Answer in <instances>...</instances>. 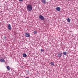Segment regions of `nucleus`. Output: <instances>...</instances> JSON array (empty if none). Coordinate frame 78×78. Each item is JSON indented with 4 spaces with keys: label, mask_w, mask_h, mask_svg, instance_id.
Returning a JSON list of instances; mask_svg holds the SVG:
<instances>
[{
    "label": "nucleus",
    "mask_w": 78,
    "mask_h": 78,
    "mask_svg": "<svg viewBox=\"0 0 78 78\" xmlns=\"http://www.w3.org/2000/svg\"><path fill=\"white\" fill-rule=\"evenodd\" d=\"M27 8L29 11H31L32 10V5L30 4L28 5L27 6Z\"/></svg>",
    "instance_id": "1"
},
{
    "label": "nucleus",
    "mask_w": 78,
    "mask_h": 78,
    "mask_svg": "<svg viewBox=\"0 0 78 78\" xmlns=\"http://www.w3.org/2000/svg\"><path fill=\"white\" fill-rule=\"evenodd\" d=\"M39 19H40V20H44V17L42 15H40L39 16Z\"/></svg>",
    "instance_id": "2"
},
{
    "label": "nucleus",
    "mask_w": 78,
    "mask_h": 78,
    "mask_svg": "<svg viewBox=\"0 0 78 78\" xmlns=\"http://www.w3.org/2000/svg\"><path fill=\"white\" fill-rule=\"evenodd\" d=\"M25 37H30V34H29V33L27 32H26L25 34Z\"/></svg>",
    "instance_id": "3"
},
{
    "label": "nucleus",
    "mask_w": 78,
    "mask_h": 78,
    "mask_svg": "<svg viewBox=\"0 0 78 78\" xmlns=\"http://www.w3.org/2000/svg\"><path fill=\"white\" fill-rule=\"evenodd\" d=\"M62 53H60L58 54V56L59 58H61V57L62 56Z\"/></svg>",
    "instance_id": "4"
},
{
    "label": "nucleus",
    "mask_w": 78,
    "mask_h": 78,
    "mask_svg": "<svg viewBox=\"0 0 78 78\" xmlns=\"http://www.w3.org/2000/svg\"><path fill=\"white\" fill-rule=\"evenodd\" d=\"M56 9L57 11H60L61 10V8L59 7H57L56 8Z\"/></svg>",
    "instance_id": "5"
},
{
    "label": "nucleus",
    "mask_w": 78,
    "mask_h": 78,
    "mask_svg": "<svg viewBox=\"0 0 78 78\" xmlns=\"http://www.w3.org/2000/svg\"><path fill=\"white\" fill-rule=\"evenodd\" d=\"M42 2V3H43L44 4H45L47 2V1L45 0H43L41 1Z\"/></svg>",
    "instance_id": "6"
},
{
    "label": "nucleus",
    "mask_w": 78,
    "mask_h": 78,
    "mask_svg": "<svg viewBox=\"0 0 78 78\" xmlns=\"http://www.w3.org/2000/svg\"><path fill=\"white\" fill-rule=\"evenodd\" d=\"M8 29L10 30H11V25L9 24L8 25Z\"/></svg>",
    "instance_id": "7"
},
{
    "label": "nucleus",
    "mask_w": 78,
    "mask_h": 78,
    "mask_svg": "<svg viewBox=\"0 0 78 78\" xmlns=\"http://www.w3.org/2000/svg\"><path fill=\"white\" fill-rule=\"evenodd\" d=\"M0 61L2 62H5V59L3 58H1L0 59Z\"/></svg>",
    "instance_id": "8"
},
{
    "label": "nucleus",
    "mask_w": 78,
    "mask_h": 78,
    "mask_svg": "<svg viewBox=\"0 0 78 78\" xmlns=\"http://www.w3.org/2000/svg\"><path fill=\"white\" fill-rule=\"evenodd\" d=\"M6 68L8 70H10V67L9 66H6Z\"/></svg>",
    "instance_id": "9"
},
{
    "label": "nucleus",
    "mask_w": 78,
    "mask_h": 78,
    "mask_svg": "<svg viewBox=\"0 0 78 78\" xmlns=\"http://www.w3.org/2000/svg\"><path fill=\"white\" fill-rule=\"evenodd\" d=\"M23 57H25L27 56V55H26V54H23Z\"/></svg>",
    "instance_id": "10"
},
{
    "label": "nucleus",
    "mask_w": 78,
    "mask_h": 78,
    "mask_svg": "<svg viewBox=\"0 0 78 78\" xmlns=\"http://www.w3.org/2000/svg\"><path fill=\"white\" fill-rule=\"evenodd\" d=\"M70 18H68L67 19V21L68 22H70Z\"/></svg>",
    "instance_id": "11"
},
{
    "label": "nucleus",
    "mask_w": 78,
    "mask_h": 78,
    "mask_svg": "<svg viewBox=\"0 0 78 78\" xmlns=\"http://www.w3.org/2000/svg\"><path fill=\"white\" fill-rule=\"evenodd\" d=\"M51 65H52V66H54L55 65V64H54V63L53 62H51Z\"/></svg>",
    "instance_id": "12"
},
{
    "label": "nucleus",
    "mask_w": 78,
    "mask_h": 78,
    "mask_svg": "<svg viewBox=\"0 0 78 78\" xmlns=\"http://www.w3.org/2000/svg\"><path fill=\"white\" fill-rule=\"evenodd\" d=\"M63 55H67V52H63Z\"/></svg>",
    "instance_id": "13"
},
{
    "label": "nucleus",
    "mask_w": 78,
    "mask_h": 78,
    "mask_svg": "<svg viewBox=\"0 0 78 78\" xmlns=\"http://www.w3.org/2000/svg\"><path fill=\"white\" fill-rule=\"evenodd\" d=\"M34 34H37V32H36V31H34Z\"/></svg>",
    "instance_id": "14"
},
{
    "label": "nucleus",
    "mask_w": 78,
    "mask_h": 78,
    "mask_svg": "<svg viewBox=\"0 0 78 78\" xmlns=\"http://www.w3.org/2000/svg\"><path fill=\"white\" fill-rule=\"evenodd\" d=\"M4 38L5 39H6V37L5 36V37H4Z\"/></svg>",
    "instance_id": "15"
},
{
    "label": "nucleus",
    "mask_w": 78,
    "mask_h": 78,
    "mask_svg": "<svg viewBox=\"0 0 78 78\" xmlns=\"http://www.w3.org/2000/svg\"><path fill=\"white\" fill-rule=\"evenodd\" d=\"M41 51H44V49H41Z\"/></svg>",
    "instance_id": "16"
},
{
    "label": "nucleus",
    "mask_w": 78,
    "mask_h": 78,
    "mask_svg": "<svg viewBox=\"0 0 78 78\" xmlns=\"http://www.w3.org/2000/svg\"><path fill=\"white\" fill-rule=\"evenodd\" d=\"M20 2H22L23 1V0H19Z\"/></svg>",
    "instance_id": "17"
},
{
    "label": "nucleus",
    "mask_w": 78,
    "mask_h": 78,
    "mask_svg": "<svg viewBox=\"0 0 78 78\" xmlns=\"http://www.w3.org/2000/svg\"><path fill=\"white\" fill-rule=\"evenodd\" d=\"M25 78H29L28 77H26Z\"/></svg>",
    "instance_id": "18"
},
{
    "label": "nucleus",
    "mask_w": 78,
    "mask_h": 78,
    "mask_svg": "<svg viewBox=\"0 0 78 78\" xmlns=\"http://www.w3.org/2000/svg\"><path fill=\"white\" fill-rule=\"evenodd\" d=\"M68 1H69V0H68Z\"/></svg>",
    "instance_id": "19"
}]
</instances>
